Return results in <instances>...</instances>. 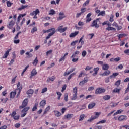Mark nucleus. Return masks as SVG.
Masks as SVG:
<instances>
[{
    "mask_svg": "<svg viewBox=\"0 0 129 129\" xmlns=\"http://www.w3.org/2000/svg\"><path fill=\"white\" fill-rule=\"evenodd\" d=\"M83 38H84V36H83L82 37L80 38L79 43H81V45L82 46V45H84V41L82 40H83Z\"/></svg>",
    "mask_w": 129,
    "mask_h": 129,
    "instance_id": "32",
    "label": "nucleus"
},
{
    "mask_svg": "<svg viewBox=\"0 0 129 129\" xmlns=\"http://www.w3.org/2000/svg\"><path fill=\"white\" fill-rule=\"evenodd\" d=\"M17 112L16 111H13L10 115H11V117L14 119V120H18L20 118V116L16 115Z\"/></svg>",
    "mask_w": 129,
    "mask_h": 129,
    "instance_id": "4",
    "label": "nucleus"
},
{
    "mask_svg": "<svg viewBox=\"0 0 129 129\" xmlns=\"http://www.w3.org/2000/svg\"><path fill=\"white\" fill-rule=\"evenodd\" d=\"M78 43V40H76L75 41H73L71 43V46H75Z\"/></svg>",
    "mask_w": 129,
    "mask_h": 129,
    "instance_id": "48",
    "label": "nucleus"
},
{
    "mask_svg": "<svg viewBox=\"0 0 129 129\" xmlns=\"http://www.w3.org/2000/svg\"><path fill=\"white\" fill-rule=\"evenodd\" d=\"M31 77H33V76H35V75H37V71L36 69H33L32 71H31Z\"/></svg>",
    "mask_w": 129,
    "mask_h": 129,
    "instance_id": "26",
    "label": "nucleus"
},
{
    "mask_svg": "<svg viewBox=\"0 0 129 129\" xmlns=\"http://www.w3.org/2000/svg\"><path fill=\"white\" fill-rule=\"evenodd\" d=\"M56 94L58 96L57 99H58V100H60L61 99V96H62V93L60 92H57Z\"/></svg>",
    "mask_w": 129,
    "mask_h": 129,
    "instance_id": "41",
    "label": "nucleus"
},
{
    "mask_svg": "<svg viewBox=\"0 0 129 129\" xmlns=\"http://www.w3.org/2000/svg\"><path fill=\"white\" fill-rule=\"evenodd\" d=\"M98 17L99 16H105V12L104 11H101V12L99 13L98 15Z\"/></svg>",
    "mask_w": 129,
    "mask_h": 129,
    "instance_id": "47",
    "label": "nucleus"
},
{
    "mask_svg": "<svg viewBox=\"0 0 129 129\" xmlns=\"http://www.w3.org/2000/svg\"><path fill=\"white\" fill-rule=\"evenodd\" d=\"M122 112H123V110H121V109L118 110L116 111V113H114L113 115L114 116L115 115H117V114H120V113H121Z\"/></svg>",
    "mask_w": 129,
    "mask_h": 129,
    "instance_id": "30",
    "label": "nucleus"
},
{
    "mask_svg": "<svg viewBox=\"0 0 129 129\" xmlns=\"http://www.w3.org/2000/svg\"><path fill=\"white\" fill-rule=\"evenodd\" d=\"M72 117H73V114H68L64 116V119H71Z\"/></svg>",
    "mask_w": 129,
    "mask_h": 129,
    "instance_id": "15",
    "label": "nucleus"
},
{
    "mask_svg": "<svg viewBox=\"0 0 129 129\" xmlns=\"http://www.w3.org/2000/svg\"><path fill=\"white\" fill-rule=\"evenodd\" d=\"M110 98H111V97L110 95H105L103 97V99H104V100H109Z\"/></svg>",
    "mask_w": 129,
    "mask_h": 129,
    "instance_id": "38",
    "label": "nucleus"
},
{
    "mask_svg": "<svg viewBox=\"0 0 129 129\" xmlns=\"http://www.w3.org/2000/svg\"><path fill=\"white\" fill-rule=\"evenodd\" d=\"M11 50H12V49H9L8 50H7V51H6L5 53L4 54V55L3 57V58L4 59H6V58H8V56H9V55L10 51H11Z\"/></svg>",
    "mask_w": 129,
    "mask_h": 129,
    "instance_id": "20",
    "label": "nucleus"
},
{
    "mask_svg": "<svg viewBox=\"0 0 129 129\" xmlns=\"http://www.w3.org/2000/svg\"><path fill=\"white\" fill-rule=\"evenodd\" d=\"M120 60H121L120 57L112 58L110 59V62H119Z\"/></svg>",
    "mask_w": 129,
    "mask_h": 129,
    "instance_id": "16",
    "label": "nucleus"
},
{
    "mask_svg": "<svg viewBox=\"0 0 129 129\" xmlns=\"http://www.w3.org/2000/svg\"><path fill=\"white\" fill-rule=\"evenodd\" d=\"M126 119H127L126 116L121 115V116H120L118 118V120H119V121H122L123 120H126Z\"/></svg>",
    "mask_w": 129,
    "mask_h": 129,
    "instance_id": "22",
    "label": "nucleus"
},
{
    "mask_svg": "<svg viewBox=\"0 0 129 129\" xmlns=\"http://www.w3.org/2000/svg\"><path fill=\"white\" fill-rule=\"evenodd\" d=\"M55 79H56V78L55 77V76H52L51 77H49L46 80V82H47V83L51 82V81L53 82V81H54Z\"/></svg>",
    "mask_w": 129,
    "mask_h": 129,
    "instance_id": "14",
    "label": "nucleus"
},
{
    "mask_svg": "<svg viewBox=\"0 0 129 129\" xmlns=\"http://www.w3.org/2000/svg\"><path fill=\"white\" fill-rule=\"evenodd\" d=\"M78 60H79L78 58H75L74 57H73V59H72V61L73 63H76L78 62Z\"/></svg>",
    "mask_w": 129,
    "mask_h": 129,
    "instance_id": "49",
    "label": "nucleus"
},
{
    "mask_svg": "<svg viewBox=\"0 0 129 129\" xmlns=\"http://www.w3.org/2000/svg\"><path fill=\"white\" fill-rule=\"evenodd\" d=\"M98 70H99V68L97 67L94 69V73L93 74V76H95L97 73L98 72Z\"/></svg>",
    "mask_w": 129,
    "mask_h": 129,
    "instance_id": "29",
    "label": "nucleus"
},
{
    "mask_svg": "<svg viewBox=\"0 0 129 129\" xmlns=\"http://www.w3.org/2000/svg\"><path fill=\"white\" fill-rule=\"evenodd\" d=\"M105 122H106V120H102L97 123V124H100V123H105Z\"/></svg>",
    "mask_w": 129,
    "mask_h": 129,
    "instance_id": "53",
    "label": "nucleus"
},
{
    "mask_svg": "<svg viewBox=\"0 0 129 129\" xmlns=\"http://www.w3.org/2000/svg\"><path fill=\"white\" fill-rule=\"evenodd\" d=\"M54 112L55 116H57V117H59V116H61V115H62L61 112L58 111H54Z\"/></svg>",
    "mask_w": 129,
    "mask_h": 129,
    "instance_id": "28",
    "label": "nucleus"
},
{
    "mask_svg": "<svg viewBox=\"0 0 129 129\" xmlns=\"http://www.w3.org/2000/svg\"><path fill=\"white\" fill-rule=\"evenodd\" d=\"M120 82H121V81L120 80H118L115 82V85L118 87V86L120 85Z\"/></svg>",
    "mask_w": 129,
    "mask_h": 129,
    "instance_id": "44",
    "label": "nucleus"
},
{
    "mask_svg": "<svg viewBox=\"0 0 129 129\" xmlns=\"http://www.w3.org/2000/svg\"><path fill=\"white\" fill-rule=\"evenodd\" d=\"M91 27L95 28H99V25L97 24V20H94L91 24Z\"/></svg>",
    "mask_w": 129,
    "mask_h": 129,
    "instance_id": "11",
    "label": "nucleus"
},
{
    "mask_svg": "<svg viewBox=\"0 0 129 129\" xmlns=\"http://www.w3.org/2000/svg\"><path fill=\"white\" fill-rule=\"evenodd\" d=\"M14 25H15V21L12 20L11 21H10L9 22V24L8 25H7L8 28H9V29H12V28H13V26H14Z\"/></svg>",
    "mask_w": 129,
    "mask_h": 129,
    "instance_id": "18",
    "label": "nucleus"
},
{
    "mask_svg": "<svg viewBox=\"0 0 129 129\" xmlns=\"http://www.w3.org/2000/svg\"><path fill=\"white\" fill-rule=\"evenodd\" d=\"M90 2V1L89 0L86 1V2L83 4V7H86V6L88 5Z\"/></svg>",
    "mask_w": 129,
    "mask_h": 129,
    "instance_id": "46",
    "label": "nucleus"
},
{
    "mask_svg": "<svg viewBox=\"0 0 129 129\" xmlns=\"http://www.w3.org/2000/svg\"><path fill=\"white\" fill-rule=\"evenodd\" d=\"M64 100L65 101H68V94L66 93L64 95Z\"/></svg>",
    "mask_w": 129,
    "mask_h": 129,
    "instance_id": "59",
    "label": "nucleus"
},
{
    "mask_svg": "<svg viewBox=\"0 0 129 129\" xmlns=\"http://www.w3.org/2000/svg\"><path fill=\"white\" fill-rule=\"evenodd\" d=\"M110 74V71H106L103 74H101V76H108Z\"/></svg>",
    "mask_w": 129,
    "mask_h": 129,
    "instance_id": "23",
    "label": "nucleus"
},
{
    "mask_svg": "<svg viewBox=\"0 0 129 129\" xmlns=\"http://www.w3.org/2000/svg\"><path fill=\"white\" fill-rule=\"evenodd\" d=\"M38 14H40V11L37 9L35 11L31 12L30 13V16H34L33 19H38V17H37V15H38Z\"/></svg>",
    "mask_w": 129,
    "mask_h": 129,
    "instance_id": "1",
    "label": "nucleus"
},
{
    "mask_svg": "<svg viewBox=\"0 0 129 129\" xmlns=\"http://www.w3.org/2000/svg\"><path fill=\"white\" fill-rule=\"evenodd\" d=\"M67 110V109L66 108H62L61 109V111L62 114H63V113H65V111H66V110Z\"/></svg>",
    "mask_w": 129,
    "mask_h": 129,
    "instance_id": "63",
    "label": "nucleus"
},
{
    "mask_svg": "<svg viewBox=\"0 0 129 129\" xmlns=\"http://www.w3.org/2000/svg\"><path fill=\"white\" fill-rule=\"evenodd\" d=\"M86 12V8H81V13L83 15L84 13Z\"/></svg>",
    "mask_w": 129,
    "mask_h": 129,
    "instance_id": "56",
    "label": "nucleus"
},
{
    "mask_svg": "<svg viewBox=\"0 0 129 129\" xmlns=\"http://www.w3.org/2000/svg\"><path fill=\"white\" fill-rule=\"evenodd\" d=\"M38 62H39V60H38V58L36 57V58L35 59V60L33 62V65H34V66H36L37 64H38Z\"/></svg>",
    "mask_w": 129,
    "mask_h": 129,
    "instance_id": "42",
    "label": "nucleus"
},
{
    "mask_svg": "<svg viewBox=\"0 0 129 129\" xmlns=\"http://www.w3.org/2000/svg\"><path fill=\"white\" fill-rule=\"evenodd\" d=\"M29 109H30V107H26L22 110L21 112L23 114H21V117H25V116H26V114H27V111H28Z\"/></svg>",
    "mask_w": 129,
    "mask_h": 129,
    "instance_id": "6",
    "label": "nucleus"
},
{
    "mask_svg": "<svg viewBox=\"0 0 129 129\" xmlns=\"http://www.w3.org/2000/svg\"><path fill=\"white\" fill-rule=\"evenodd\" d=\"M56 14V11L54 10V9H51L49 12V15H55Z\"/></svg>",
    "mask_w": 129,
    "mask_h": 129,
    "instance_id": "36",
    "label": "nucleus"
},
{
    "mask_svg": "<svg viewBox=\"0 0 129 129\" xmlns=\"http://www.w3.org/2000/svg\"><path fill=\"white\" fill-rule=\"evenodd\" d=\"M117 37H118L119 40V39H121V38H123L124 37V34H120L117 35Z\"/></svg>",
    "mask_w": 129,
    "mask_h": 129,
    "instance_id": "50",
    "label": "nucleus"
},
{
    "mask_svg": "<svg viewBox=\"0 0 129 129\" xmlns=\"http://www.w3.org/2000/svg\"><path fill=\"white\" fill-rule=\"evenodd\" d=\"M38 30V29L37 28V27H34L32 30H31V33H35V32H37V31Z\"/></svg>",
    "mask_w": 129,
    "mask_h": 129,
    "instance_id": "57",
    "label": "nucleus"
},
{
    "mask_svg": "<svg viewBox=\"0 0 129 129\" xmlns=\"http://www.w3.org/2000/svg\"><path fill=\"white\" fill-rule=\"evenodd\" d=\"M46 100H43L41 101L40 103V108H44L46 104Z\"/></svg>",
    "mask_w": 129,
    "mask_h": 129,
    "instance_id": "9",
    "label": "nucleus"
},
{
    "mask_svg": "<svg viewBox=\"0 0 129 129\" xmlns=\"http://www.w3.org/2000/svg\"><path fill=\"white\" fill-rule=\"evenodd\" d=\"M87 82H88V79H84V80L80 82L79 85H80L81 86H82V85H84V84H85V83H87Z\"/></svg>",
    "mask_w": 129,
    "mask_h": 129,
    "instance_id": "19",
    "label": "nucleus"
},
{
    "mask_svg": "<svg viewBox=\"0 0 129 129\" xmlns=\"http://www.w3.org/2000/svg\"><path fill=\"white\" fill-rule=\"evenodd\" d=\"M94 118H93V116H92L89 119L87 120L88 122H92L93 120H94Z\"/></svg>",
    "mask_w": 129,
    "mask_h": 129,
    "instance_id": "52",
    "label": "nucleus"
},
{
    "mask_svg": "<svg viewBox=\"0 0 129 129\" xmlns=\"http://www.w3.org/2000/svg\"><path fill=\"white\" fill-rule=\"evenodd\" d=\"M12 5H13V3H11V2H10V1H7V7H10Z\"/></svg>",
    "mask_w": 129,
    "mask_h": 129,
    "instance_id": "58",
    "label": "nucleus"
},
{
    "mask_svg": "<svg viewBox=\"0 0 129 129\" xmlns=\"http://www.w3.org/2000/svg\"><path fill=\"white\" fill-rule=\"evenodd\" d=\"M52 52H53L52 50H50L47 51L46 56H49V55H50V54H52Z\"/></svg>",
    "mask_w": 129,
    "mask_h": 129,
    "instance_id": "60",
    "label": "nucleus"
},
{
    "mask_svg": "<svg viewBox=\"0 0 129 129\" xmlns=\"http://www.w3.org/2000/svg\"><path fill=\"white\" fill-rule=\"evenodd\" d=\"M84 117H85V115L84 114H82L80 116V118L79 119V121H82L84 119Z\"/></svg>",
    "mask_w": 129,
    "mask_h": 129,
    "instance_id": "40",
    "label": "nucleus"
},
{
    "mask_svg": "<svg viewBox=\"0 0 129 129\" xmlns=\"http://www.w3.org/2000/svg\"><path fill=\"white\" fill-rule=\"evenodd\" d=\"M94 114L95 116H93V118L94 119H96L97 118H98L99 117V115L101 114V112H94Z\"/></svg>",
    "mask_w": 129,
    "mask_h": 129,
    "instance_id": "17",
    "label": "nucleus"
},
{
    "mask_svg": "<svg viewBox=\"0 0 129 129\" xmlns=\"http://www.w3.org/2000/svg\"><path fill=\"white\" fill-rule=\"evenodd\" d=\"M78 34H79V31H75V32L71 33L69 37L70 38H75Z\"/></svg>",
    "mask_w": 129,
    "mask_h": 129,
    "instance_id": "10",
    "label": "nucleus"
},
{
    "mask_svg": "<svg viewBox=\"0 0 129 129\" xmlns=\"http://www.w3.org/2000/svg\"><path fill=\"white\" fill-rule=\"evenodd\" d=\"M73 96L72 98L73 100H75L77 98V87H75L73 89Z\"/></svg>",
    "mask_w": 129,
    "mask_h": 129,
    "instance_id": "3",
    "label": "nucleus"
},
{
    "mask_svg": "<svg viewBox=\"0 0 129 129\" xmlns=\"http://www.w3.org/2000/svg\"><path fill=\"white\" fill-rule=\"evenodd\" d=\"M95 105H96L95 103H91L88 105V109H92V108H93V107H94V106H95Z\"/></svg>",
    "mask_w": 129,
    "mask_h": 129,
    "instance_id": "24",
    "label": "nucleus"
},
{
    "mask_svg": "<svg viewBox=\"0 0 129 129\" xmlns=\"http://www.w3.org/2000/svg\"><path fill=\"white\" fill-rule=\"evenodd\" d=\"M87 55V52H86V51L83 50V52H82V57H84L85 56Z\"/></svg>",
    "mask_w": 129,
    "mask_h": 129,
    "instance_id": "51",
    "label": "nucleus"
},
{
    "mask_svg": "<svg viewBox=\"0 0 129 129\" xmlns=\"http://www.w3.org/2000/svg\"><path fill=\"white\" fill-rule=\"evenodd\" d=\"M107 31H116V29L112 27H108L106 28Z\"/></svg>",
    "mask_w": 129,
    "mask_h": 129,
    "instance_id": "35",
    "label": "nucleus"
},
{
    "mask_svg": "<svg viewBox=\"0 0 129 129\" xmlns=\"http://www.w3.org/2000/svg\"><path fill=\"white\" fill-rule=\"evenodd\" d=\"M122 128L129 129V125H123L120 127V129H122Z\"/></svg>",
    "mask_w": 129,
    "mask_h": 129,
    "instance_id": "54",
    "label": "nucleus"
},
{
    "mask_svg": "<svg viewBox=\"0 0 129 129\" xmlns=\"http://www.w3.org/2000/svg\"><path fill=\"white\" fill-rule=\"evenodd\" d=\"M113 18H114V15L113 14H111L110 17L109 21L111 22H113V21H114Z\"/></svg>",
    "mask_w": 129,
    "mask_h": 129,
    "instance_id": "45",
    "label": "nucleus"
},
{
    "mask_svg": "<svg viewBox=\"0 0 129 129\" xmlns=\"http://www.w3.org/2000/svg\"><path fill=\"white\" fill-rule=\"evenodd\" d=\"M27 94H28V95L31 94H33V93H34V90L33 89H29L28 90L27 92H26Z\"/></svg>",
    "mask_w": 129,
    "mask_h": 129,
    "instance_id": "33",
    "label": "nucleus"
},
{
    "mask_svg": "<svg viewBox=\"0 0 129 129\" xmlns=\"http://www.w3.org/2000/svg\"><path fill=\"white\" fill-rule=\"evenodd\" d=\"M119 74L118 73H114L112 75L110 76V78H114V77H116Z\"/></svg>",
    "mask_w": 129,
    "mask_h": 129,
    "instance_id": "34",
    "label": "nucleus"
},
{
    "mask_svg": "<svg viewBox=\"0 0 129 129\" xmlns=\"http://www.w3.org/2000/svg\"><path fill=\"white\" fill-rule=\"evenodd\" d=\"M28 5H22L21 7L18 8V10L21 11V10H24V9H26V8H28Z\"/></svg>",
    "mask_w": 129,
    "mask_h": 129,
    "instance_id": "39",
    "label": "nucleus"
},
{
    "mask_svg": "<svg viewBox=\"0 0 129 129\" xmlns=\"http://www.w3.org/2000/svg\"><path fill=\"white\" fill-rule=\"evenodd\" d=\"M74 75H75V73H73L72 74H71L68 77V80H70L71 78H72V77H73V76H74Z\"/></svg>",
    "mask_w": 129,
    "mask_h": 129,
    "instance_id": "55",
    "label": "nucleus"
},
{
    "mask_svg": "<svg viewBox=\"0 0 129 129\" xmlns=\"http://www.w3.org/2000/svg\"><path fill=\"white\" fill-rule=\"evenodd\" d=\"M67 27L63 28V25H61L57 28V31L60 33H64V32H66L67 30Z\"/></svg>",
    "mask_w": 129,
    "mask_h": 129,
    "instance_id": "5",
    "label": "nucleus"
},
{
    "mask_svg": "<svg viewBox=\"0 0 129 129\" xmlns=\"http://www.w3.org/2000/svg\"><path fill=\"white\" fill-rule=\"evenodd\" d=\"M79 51H76L71 56V58H75L77 55H79Z\"/></svg>",
    "mask_w": 129,
    "mask_h": 129,
    "instance_id": "27",
    "label": "nucleus"
},
{
    "mask_svg": "<svg viewBox=\"0 0 129 129\" xmlns=\"http://www.w3.org/2000/svg\"><path fill=\"white\" fill-rule=\"evenodd\" d=\"M105 89L103 88H98L95 91V94H101L105 92Z\"/></svg>",
    "mask_w": 129,
    "mask_h": 129,
    "instance_id": "2",
    "label": "nucleus"
},
{
    "mask_svg": "<svg viewBox=\"0 0 129 129\" xmlns=\"http://www.w3.org/2000/svg\"><path fill=\"white\" fill-rule=\"evenodd\" d=\"M50 106H48L47 107L45 108L44 112L43 113V115H44V114H46L47 112H48V111L50 110Z\"/></svg>",
    "mask_w": 129,
    "mask_h": 129,
    "instance_id": "37",
    "label": "nucleus"
},
{
    "mask_svg": "<svg viewBox=\"0 0 129 129\" xmlns=\"http://www.w3.org/2000/svg\"><path fill=\"white\" fill-rule=\"evenodd\" d=\"M86 23H89L91 21V18L86 17Z\"/></svg>",
    "mask_w": 129,
    "mask_h": 129,
    "instance_id": "61",
    "label": "nucleus"
},
{
    "mask_svg": "<svg viewBox=\"0 0 129 129\" xmlns=\"http://www.w3.org/2000/svg\"><path fill=\"white\" fill-rule=\"evenodd\" d=\"M16 94H17V92H11L10 93V98H14L15 96H16Z\"/></svg>",
    "mask_w": 129,
    "mask_h": 129,
    "instance_id": "25",
    "label": "nucleus"
},
{
    "mask_svg": "<svg viewBox=\"0 0 129 129\" xmlns=\"http://www.w3.org/2000/svg\"><path fill=\"white\" fill-rule=\"evenodd\" d=\"M124 53L126 55H129V49H126L124 50Z\"/></svg>",
    "mask_w": 129,
    "mask_h": 129,
    "instance_id": "64",
    "label": "nucleus"
},
{
    "mask_svg": "<svg viewBox=\"0 0 129 129\" xmlns=\"http://www.w3.org/2000/svg\"><path fill=\"white\" fill-rule=\"evenodd\" d=\"M59 17L57 18V20H62L65 18V13L64 12H60L59 13Z\"/></svg>",
    "mask_w": 129,
    "mask_h": 129,
    "instance_id": "12",
    "label": "nucleus"
},
{
    "mask_svg": "<svg viewBox=\"0 0 129 129\" xmlns=\"http://www.w3.org/2000/svg\"><path fill=\"white\" fill-rule=\"evenodd\" d=\"M28 102H29V100L28 99H25L22 102V105L19 108L22 109V108H24V107H26L28 104Z\"/></svg>",
    "mask_w": 129,
    "mask_h": 129,
    "instance_id": "7",
    "label": "nucleus"
},
{
    "mask_svg": "<svg viewBox=\"0 0 129 129\" xmlns=\"http://www.w3.org/2000/svg\"><path fill=\"white\" fill-rule=\"evenodd\" d=\"M55 33L56 29H53V30L51 31V32L48 34V36L46 37V40H49V39H50V38H51V37H52V36H53V34Z\"/></svg>",
    "mask_w": 129,
    "mask_h": 129,
    "instance_id": "8",
    "label": "nucleus"
},
{
    "mask_svg": "<svg viewBox=\"0 0 129 129\" xmlns=\"http://www.w3.org/2000/svg\"><path fill=\"white\" fill-rule=\"evenodd\" d=\"M103 70H108L109 68V65L108 64H104L102 66Z\"/></svg>",
    "mask_w": 129,
    "mask_h": 129,
    "instance_id": "21",
    "label": "nucleus"
},
{
    "mask_svg": "<svg viewBox=\"0 0 129 129\" xmlns=\"http://www.w3.org/2000/svg\"><path fill=\"white\" fill-rule=\"evenodd\" d=\"M54 29H55V28H51L48 30H43V33H51V32H52V31H53Z\"/></svg>",
    "mask_w": 129,
    "mask_h": 129,
    "instance_id": "43",
    "label": "nucleus"
},
{
    "mask_svg": "<svg viewBox=\"0 0 129 129\" xmlns=\"http://www.w3.org/2000/svg\"><path fill=\"white\" fill-rule=\"evenodd\" d=\"M17 88L18 89H19V90H21L22 88L21 87V83L20 82H18L17 84Z\"/></svg>",
    "mask_w": 129,
    "mask_h": 129,
    "instance_id": "62",
    "label": "nucleus"
},
{
    "mask_svg": "<svg viewBox=\"0 0 129 129\" xmlns=\"http://www.w3.org/2000/svg\"><path fill=\"white\" fill-rule=\"evenodd\" d=\"M73 71H75V68L72 69L69 72H67V71H66L64 73L63 75H64V76H68V75H69V74H70V73H72V72H73Z\"/></svg>",
    "mask_w": 129,
    "mask_h": 129,
    "instance_id": "13",
    "label": "nucleus"
},
{
    "mask_svg": "<svg viewBox=\"0 0 129 129\" xmlns=\"http://www.w3.org/2000/svg\"><path fill=\"white\" fill-rule=\"evenodd\" d=\"M120 89H118V88H115L113 90V93H118L119 94L120 93Z\"/></svg>",
    "mask_w": 129,
    "mask_h": 129,
    "instance_id": "31",
    "label": "nucleus"
}]
</instances>
